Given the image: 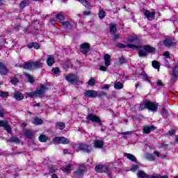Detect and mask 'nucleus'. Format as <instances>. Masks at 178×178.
<instances>
[{
	"mask_svg": "<svg viewBox=\"0 0 178 178\" xmlns=\"http://www.w3.org/2000/svg\"><path fill=\"white\" fill-rule=\"evenodd\" d=\"M144 109H149L154 112L158 109V104L151 102L149 101H144L139 106V111H144Z\"/></svg>",
	"mask_w": 178,
	"mask_h": 178,
	"instance_id": "f257e3e1",
	"label": "nucleus"
},
{
	"mask_svg": "<svg viewBox=\"0 0 178 178\" xmlns=\"http://www.w3.org/2000/svg\"><path fill=\"white\" fill-rule=\"evenodd\" d=\"M46 90L47 87H45L44 85H42L40 88H38L35 92H28L26 95L30 98H34V97H40V95H42V94H44Z\"/></svg>",
	"mask_w": 178,
	"mask_h": 178,
	"instance_id": "f03ea898",
	"label": "nucleus"
},
{
	"mask_svg": "<svg viewBox=\"0 0 178 178\" xmlns=\"http://www.w3.org/2000/svg\"><path fill=\"white\" fill-rule=\"evenodd\" d=\"M65 80L71 84L79 85V77L76 75L68 74L65 76Z\"/></svg>",
	"mask_w": 178,
	"mask_h": 178,
	"instance_id": "7ed1b4c3",
	"label": "nucleus"
},
{
	"mask_svg": "<svg viewBox=\"0 0 178 178\" xmlns=\"http://www.w3.org/2000/svg\"><path fill=\"white\" fill-rule=\"evenodd\" d=\"M86 165H79L77 171L74 172V178L81 177V176H83L84 175V172H86Z\"/></svg>",
	"mask_w": 178,
	"mask_h": 178,
	"instance_id": "20e7f679",
	"label": "nucleus"
},
{
	"mask_svg": "<svg viewBox=\"0 0 178 178\" xmlns=\"http://www.w3.org/2000/svg\"><path fill=\"white\" fill-rule=\"evenodd\" d=\"M83 96H85L86 98H96V97H98V92L92 90H85Z\"/></svg>",
	"mask_w": 178,
	"mask_h": 178,
	"instance_id": "39448f33",
	"label": "nucleus"
},
{
	"mask_svg": "<svg viewBox=\"0 0 178 178\" xmlns=\"http://www.w3.org/2000/svg\"><path fill=\"white\" fill-rule=\"evenodd\" d=\"M86 119L88 120H90V122L98 123L99 124L102 125V124L101 123V119L97 115H94V114H89L87 117Z\"/></svg>",
	"mask_w": 178,
	"mask_h": 178,
	"instance_id": "423d86ee",
	"label": "nucleus"
},
{
	"mask_svg": "<svg viewBox=\"0 0 178 178\" xmlns=\"http://www.w3.org/2000/svg\"><path fill=\"white\" fill-rule=\"evenodd\" d=\"M79 149L81 151H83V152H91L92 151V147L91 145H88L87 144H80L78 146Z\"/></svg>",
	"mask_w": 178,
	"mask_h": 178,
	"instance_id": "0eeeda50",
	"label": "nucleus"
},
{
	"mask_svg": "<svg viewBox=\"0 0 178 178\" xmlns=\"http://www.w3.org/2000/svg\"><path fill=\"white\" fill-rule=\"evenodd\" d=\"M54 143H57L58 144H69L70 141L69 139L62 136V137H56L53 140Z\"/></svg>",
	"mask_w": 178,
	"mask_h": 178,
	"instance_id": "6e6552de",
	"label": "nucleus"
},
{
	"mask_svg": "<svg viewBox=\"0 0 178 178\" xmlns=\"http://www.w3.org/2000/svg\"><path fill=\"white\" fill-rule=\"evenodd\" d=\"M0 127H3L8 133H12V129L10 128V126H9L8 121L0 120Z\"/></svg>",
	"mask_w": 178,
	"mask_h": 178,
	"instance_id": "1a4fd4ad",
	"label": "nucleus"
},
{
	"mask_svg": "<svg viewBox=\"0 0 178 178\" xmlns=\"http://www.w3.org/2000/svg\"><path fill=\"white\" fill-rule=\"evenodd\" d=\"M144 15L147 19V20H154V18L155 17V12L154 11H149V10H145Z\"/></svg>",
	"mask_w": 178,
	"mask_h": 178,
	"instance_id": "9d476101",
	"label": "nucleus"
},
{
	"mask_svg": "<svg viewBox=\"0 0 178 178\" xmlns=\"http://www.w3.org/2000/svg\"><path fill=\"white\" fill-rule=\"evenodd\" d=\"M143 130L144 134H149L151 131H154V130H156V127H155L154 125L145 126L143 127Z\"/></svg>",
	"mask_w": 178,
	"mask_h": 178,
	"instance_id": "9b49d317",
	"label": "nucleus"
},
{
	"mask_svg": "<svg viewBox=\"0 0 178 178\" xmlns=\"http://www.w3.org/2000/svg\"><path fill=\"white\" fill-rule=\"evenodd\" d=\"M117 47L118 48H129V49H137L138 48V46L136 45V44H128L127 46L124 44H122V43H118L117 44Z\"/></svg>",
	"mask_w": 178,
	"mask_h": 178,
	"instance_id": "f8f14e48",
	"label": "nucleus"
},
{
	"mask_svg": "<svg viewBox=\"0 0 178 178\" xmlns=\"http://www.w3.org/2000/svg\"><path fill=\"white\" fill-rule=\"evenodd\" d=\"M95 170L99 173H104V172H108V166L99 165L95 168Z\"/></svg>",
	"mask_w": 178,
	"mask_h": 178,
	"instance_id": "ddd939ff",
	"label": "nucleus"
},
{
	"mask_svg": "<svg viewBox=\"0 0 178 178\" xmlns=\"http://www.w3.org/2000/svg\"><path fill=\"white\" fill-rule=\"evenodd\" d=\"M63 166L61 168V170L64 173H70L72 171V163H67L65 165V163H63Z\"/></svg>",
	"mask_w": 178,
	"mask_h": 178,
	"instance_id": "4468645a",
	"label": "nucleus"
},
{
	"mask_svg": "<svg viewBox=\"0 0 178 178\" xmlns=\"http://www.w3.org/2000/svg\"><path fill=\"white\" fill-rule=\"evenodd\" d=\"M8 73H9V70L6 69V67H5L2 63H0V74L5 76V74H8Z\"/></svg>",
	"mask_w": 178,
	"mask_h": 178,
	"instance_id": "2eb2a0df",
	"label": "nucleus"
},
{
	"mask_svg": "<svg viewBox=\"0 0 178 178\" xmlns=\"http://www.w3.org/2000/svg\"><path fill=\"white\" fill-rule=\"evenodd\" d=\"M104 65L106 67L111 66V56L109 54H106L104 56Z\"/></svg>",
	"mask_w": 178,
	"mask_h": 178,
	"instance_id": "dca6fc26",
	"label": "nucleus"
},
{
	"mask_svg": "<svg viewBox=\"0 0 178 178\" xmlns=\"http://www.w3.org/2000/svg\"><path fill=\"white\" fill-rule=\"evenodd\" d=\"M127 42L129 44H137L138 42V38L136 36H131L128 38Z\"/></svg>",
	"mask_w": 178,
	"mask_h": 178,
	"instance_id": "f3484780",
	"label": "nucleus"
},
{
	"mask_svg": "<svg viewBox=\"0 0 178 178\" xmlns=\"http://www.w3.org/2000/svg\"><path fill=\"white\" fill-rule=\"evenodd\" d=\"M94 147H95V148H102L104 147V141L99 140H95Z\"/></svg>",
	"mask_w": 178,
	"mask_h": 178,
	"instance_id": "a211bd4d",
	"label": "nucleus"
},
{
	"mask_svg": "<svg viewBox=\"0 0 178 178\" xmlns=\"http://www.w3.org/2000/svg\"><path fill=\"white\" fill-rule=\"evenodd\" d=\"M14 98L17 99V101H22L24 98V96L23 95V93L20 92H15L14 94Z\"/></svg>",
	"mask_w": 178,
	"mask_h": 178,
	"instance_id": "6ab92c4d",
	"label": "nucleus"
},
{
	"mask_svg": "<svg viewBox=\"0 0 178 178\" xmlns=\"http://www.w3.org/2000/svg\"><path fill=\"white\" fill-rule=\"evenodd\" d=\"M55 63V58L52 56H48L47 60V64L48 66H52Z\"/></svg>",
	"mask_w": 178,
	"mask_h": 178,
	"instance_id": "aec40b11",
	"label": "nucleus"
},
{
	"mask_svg": "<svg viewBox=\"0 0 178 178\" xmlns=\"http://www.w3.org/2000/svg\"><path fill=\"white\" fill-rule=\"evenodd\" d=\"M125 156H127V159H129V161H131L132 162H137V158H136L135 155H133L130 153H126Z\"/></svg>",
	"mask_w": 178,
	"mask_h": 178,
	"instance_id": "412c9836",
	"label": "nucleus"
},
{
	"mask_svg": "<svg viewBox=\"0 0 178 178\" xmlns=\"http://www.w3.org/2000/svg\"><path fill=\"white\" fill-rule=\"evenodd\" d=\"M143 49H145L146 52H149V54H152V52H155V48L149 45L143 46Z\"/></svg>",
	"mask_w": 178,
	"mask_h": 178,
	"instance_id": "4be33fe9",
	"label": "nucleus"
},
{
	"mask_svg": "<svg viewBox=\"0 0 178 178\" xmlns=\"http://www.w3.org/2000/svg\"><path fill=\"white\" fill-rule=\"evenodd\" d=\"M25 136H26L27 138H33L34 137V132L31 130H26L24 133Z\"/></svg>",
	"mask_w": 178,
	"mask_h": 178,
	"instance_id": "5701e85b",
	"label": "nucleus"
},
{
	"mask_svg": "<svg viewBox=\"0 0 178 178\" xmlns=\"http://www.w3.org/2000/svg\"><path fill=\"white\" fill-rule=\"evenodd\" d=\"M140 76H142L143 81H147V83H151V80L149 79L148 74H145V72L140 74Z\"/></svg>",
	"mask_w": 178,
	"mask_h": 178,
	"instance_id": "b1692460",
	"label": "nucleus"
},
{
	"mask_svg": "<svg viewBox=\"0 0 178 178\" xmlns=\"http://www.w3.org/2000/svg\"><path fill=\"white\" fill-rule=\"evenodd\" d=\"M41 65H42V63H41V60L32 62V68L33 70L37 69V67H41Z\"/></svg>",
	"mask_w": 178,
	"mask_h": 178,
	"instance_id": "393cba45",
	"label": "nucleus"
},
{
	"mask_svg": "<svg viewBox=\"0 0 178 178\" xmlns=\"http://www.w3.org/2000/svg\"><path fill=\"white\" fill-rule=\"evenodd\" d=\"M23 67L24 69H28V70H33V63H25Z\"/></svg>",
	"mask_w": 178,
	"mask_h": 178,
	"instance_id": "a878e982",
	"label": "nucleus"
},
{
	"mask_svg": "<svg viewBox=\"0 0 178 178\" xmlns=\"http://www.w3.org/2000/svg\"><path fill=\"white\" fill-rule=\"evenodd\" d=\"M32 123L33 124H42V120H41V118H38V117H36L33 118V120H32Z\"/></svg>",
	"mask_w": 178,
	"mask_h": 178,
	"instance_id": "bb28decb",
	"label": "nucleus"
},
{
	"mask_svg": "<svg viewBox=\"0 0 178 178\" xmlns=\"http://www.w3.org/2000/svg\"><path fill=\"white\" fill-rule=\"evenodd\" d=\"M28 48H30V49L35 48V49H39L40 44H38V43H36V42H32L28 45Z\"/></svg>",
	"mask_w": 178,
	"mask_h": 178,
	"instance_id": "cd10ccee",
	"label": "nucleus"
},
{
	"mask_svg": "<svg viewBox=\"0 0 178 178\" xmlns=\"http://www.w3.org/2000/svg\"><path fill=\"white\" fill-rule=\"evenodd\" d=\"M65 123L64 122H56V128L58 129L59 130H63L65 129Z\"/></svg>",
	"mask_w": 178,
	"mask_h": 178,
	"instance_id": "c85d7f7f",
	"label": "nucleus"
},
{
	"mask_svg": "<svg viewBox=\"0 0 178 178\" xmlns=\"http://www.w3.org/2000/svg\"><path fill=\"white\" fill-rule=\"evenodd\" d=\"M61 24L64 29H70L72 27V24L67 21L61 22Z\"/></svg>",
	"mask_w": 178,
	"mask_h": 178,
	"instance_id": "c756f323",
	"label": "nucleus"
},
{
	"mask_svg": "<svg viewBox=\"0 0 178 178\" xmlns=\"http://www.w3.org/2000/svg\"><path fill=\"white\" fill-rule=\"evenodd\" d=\"M137 177L138 178H145L147 177V174L144 171H138L137 173Z\"/></svg>",
	"mask_w": 178,
	"mask_h": 178,
	"instance_id": "7c9ffc66",
	"label": "nucleus"
},
{
	"mask_svg": "<svg viewBox=\"0 0 178 178\" xmlns=\"http://www.w3.org/2000/svg\"><path fill=\"white\" fill-rule=\"evenodd\" d=\"M56 17L60 23H62L65 20V16L60 13L57 14Z\"/></svg>",
	"mask_w": 178,
	"mask_h": 178,
	"instance_id": "2f4dec72",
	"label": "nucleus"
},
{
	"mask_svg": "<svg viewBox=\"0 0 178 178\" xmlns=\"http://www.w3.org/2000/svg\"><path fill=\"white\" fill-rule=\"evenodd\" d=\"M163 44L165 47H172L173 45V42L169 39H166L163 41Z\"/></svg>",
	"mask_w": 178,
	"mask_h": 178,
	"instance_id": "473e14b6",
	"label": "nucleus"
},
{
	"mask_svg": "<svg viewBox=\"0 0 178 178\" xmlns=\"http://www.w3.org/2000/svg\"><path fill=\"white\" fill-rule=\"evenodd\" d=\"M114 88H115V90H122V88H123V83L120 82H116L114 84Z\"/></svg>",
	"mask_w": 178,
	"mask_h": 178,
	"instance_id": "72a5a7b5",
	"label": "nucleus"
},
{
	"mask_svg": "<svg viewBox=\"0 0 178 178\" xmlns=\"http://www.w3.org/2000/svg\"><path fill=\"white\" fill-rule=\"evenodd\" d=\"M110 31L111 34H115V33H116V24H110Z\"/></svg>",
	"mask_w": 178,
	"mask_h": 178,
	"instance_id": "f704fd0d",
	"label": "nucleus"
},
{
	"mask_svg": "<svg viewBox=\"0 0 178 178\" xmlns=\"http://www.w3.org/2000/svg\"><path fill=\"white\" fill-rule=\"evenodd\" d=\"M146 159H147V161H149L150 162H152L154 161H155V157H154V156L151 154H146Z\"/></svg>",
	"mask_w": 178,
	"mask_h": 178,
	"instance_id": "c9c22d12",
	"label": "nucleus"
},
{
	"mask_svg": "<svg viewBox=\"0 0 178 178\" xmlns=\"http://www.w3.org/2000/svg\"><path fill=\"white\" fill-rule=\"evenodd\" d=\"M47 140H48V137L45 135H40L39 136V140L40 143H46Z\"/></svg>",
	"mask_w": 178,
	"mask_h": 178,
	"instance_id": "e433bc0d",
	"label": "nucleus"
},
{
	"mask_svg": "<svg viewBox=\"0 0 178 178\" xmlns=\"http://www.w3.org/2000/svg\"><path fill=\"white\" fill-rule=\"evenodd\" d=\"M106 13H105V11L102 9H100L99 11V19H104V17H105Z\"/></svg>",
	"mask_w": 178,
	"mask_h": 178,
	"instance_id": "4c0bfd02",
	"label": "nucleus"
},
{
	"mask_svg": "<svg viewBox=\"0 0 178 178\" xmlns=\"http://www.w3.org/2000/svg\"><path fill=\"white\" fill-rule=\"evenodd\" d=\"M152 65L154 69H157L159 71L160 65H159V63H158V61H156V60L152 61Z\"/></svg>",
	"mask_w": 178,
	"mask_h": 178,
	"instance_id": "58836bf2",
	"label": "nucleus"
},
{
	"mask_svg": "<svg viewBox=\"0 0 178 178\" xmlns=\"http://www.w3.org/2000/svg\"><path fill=\"white\" fill-rule=\"evenodd\" d=\"M80 49H90V44L87 42L83 43L81 44Z\"/></svg>",
	"mask_w": 178,
	"mask_h": 178,
	"instance_id": "ea45409f",
	"label": "nucleus"
},
{
	"mask_svg": "<svg viewBox=\"0 0 178 178\" xmlns=\"http://www.w3.org/2000/svg\"><path fill=\"white\" fill-rule=\"evenodd\" d=\"M52 73H54V76H59L60 70L58 67H55L52 69Z\"/></svg>",
	"mask_w": 178,
	"mask_h": 178,
	"instance_id": "a19ab883",
	"label": "nucleus"
},
{
	"mask_svg": "<svg viewBox=\"0 0 178 178\" xmlns=\"http://www.w3.org/2000/svg\"><path fill=\"white\" fill-rule=\"evenodd\" d=\"M172 74L175 77H178V65L173 68Z\"/></svg>",
	"mask_w": 178,
	"mask_h": 178,
	"instance_id": "79ce46f5",
	"label": "nucleus"
},
{
	"mask_svg": "<svg viewBox=\"0 0 178 178\" xmlns=\"http://www.w3.org/2000/svg\"><path fill=\"white\" fill-rule=\"evenodd\" d=\"M88 86H90L91 87H92V86L95 85V78H91L89 79L88 82Z\"/></svg>",
	"mask_w": 178,
	"mask_h": 178,
	"instance_id": "37998d69",
	"label": "nucleus"
},
{
	"mask_svg": "<svg viewBox=\"0 0 178 178\" xmlns=\"http://www.w3.org/2000/svg\"><path fill=\"white\" fill-rule=\"evenodd\" d=\"M26 77L28 79V81L29 83H34V78L31 76V75L26 74Z\"/></svg>",
	"mask_w": 178,
	"mask_h": 178,
	"instance_id": "c03bdc74",
	"label": "nucleus"
},
{
	"mask_svg": "<svg viewBox=\"0 0 178 178\" xmlns=\"http://www.w3.org/2000/svg\"><path fill=\"white\" fill-rule=\"evenodd\" d=\"M139 56L141 58H144V56H147V51L144 50H139Z\"/></svg>",
	"mask_w": 178,
	"mask_h": 178,
	"instance_id": "a18cd8bd",
	"label": "nucleus"
},
{
	"mask_svg": "<svg viewBox=\"0 0 178 178\" xmlns=\"http://www.w3.org/2000/svg\"><path fill=\"white\" fill-rule=\"evenodd\" d=\"M10 141H11V143H19V138L13 136L10 138Z\"/></svg>",
	"mask_w": 178,
	"mask_h": 178,
	"instance_id": "49530a36",
	"label": "nucleus"
},
{
	"mask_svg": "<svg viewBox=\"0 0 178 178\" xmlns=\"http://www.w3.org/2000/svg\"><path fill=\"white\" fill-rule=\"evenodd\" d=\"M11 83L12 84H13L14 86L17 84V83H19V79H17V78L16 77H13L11 80Z\"/></svg>",
	"mask_w": 178,
	"mask_h": 178,
	"instance_id": "de8ad7c7",
	"label": "nucleus"
},
{
	"mask_svg": "<svg viewBox=\"0 0 178 178\" xmlns=\"http://www.w3.org/2000/svg\"><path fill=\"white\" fill-rule=\"evenodd\" d=\"M26 6H27V3L24 2V1H22L20 3H19V8L21 9H24V8H26Z\"/></svg>",
	"mask_w": 178,
	"mask_h": 178,
	"instance_id": "09e8293b",
	"label": "nucleus"
},
{
	"mask_svg": "<svg viewBox=\"0 0 178 178\" xmlns=\"http://www.w3.org/2000/svg\"><path fill=\"white\" fill-rule=\"evenodd\" d=\"M81 49V54H83V55H87V54H88V51H90V49Z\"/></svg>",
	"mask_w": 178,
	"mask_h": 178,
	"instance_id": "8fccbe9b",
	"label": "nucleus"
},
{
	"mask_svg": "<svg viewBox=\"0 0 178 178\" xmlns=\"http://www.w3.org/2000/svg\"><path fill=\"white\" fill-rule=\"evenodd\" d=\"M131 172H136V170H138V165L137 164L134 165L131 168Z\"/></svg>",
	"mask_w": 178,
	"mask_h": 178,
	"instance_id": "3c124183",
	"label": "nucleus"
},
{
	"mask_svg": "<svg viewBox=\"0 0 178 178\" xmlns=\"http://www.w3.org/2000/svg\"><path fill=\"white\" fill-rule=\"evenodd\" d=\"M156 85L159 86V87H163V83L159 79L156 81Z\"/></svg>",
	"mask_w": 178,
	"mask_h": 178,
	"instance_id": "603ef678",
	"label": "nucleus"
},
{
	"mask_svg": "<svg viewBox=\"0 0 178 178\" xmlns=\"http://www.w3.org/2000/svg\"><path fill=\"white\" fill-rule=\"evenodd\" d=\"M163 56H165V58H166L167 59H169V58H170V54H169V51L164 52Z\"/></svg>",
	"mask_w": 178,
	"mask_h": 178,
	"instance_id": "864d4df0",
	"label": "nucleus"
},
{
	"mask_svg": "<svg viewBox=\"0 0 178 178\" xmlns=\"http://www.w3.org/2000/svg\"><path fill=\"white\" fill-rule=\"evenodd\" d=\"M99 70H102V72H106V70H108V67L101 65Z\"/></svg>",
	"mask_w": 178,
	"mask_h": 178,
	"instance_id": "5fc2aeb1",
	"label": "nucleus"
},
{
	"mask_svg": "<svg viewBox=\"0 0 178 178\" xmlns=\"http://www.w3.org/2000/svg\"><path fill=\"white\" fill-rule=\"evenodd\" d=\"M50 170L51 172H56V170H58V168H56L55 165H52L50 168Z\"/></svg>",
	"mask_w": 178,
	"mask_h": 178,
	"instance_id": "6e6d98bb",
	"label": "nucleus"
},
{
	"mask_svg": "<svg viewBox=\"0 0 178 178\" xmlns=\"http://www.w3.org/2000/svg\"><path fill=\"white\" fill-rule=\"evenodd\" d=\"M0 97H2L3 98H6L8 97V93L0 92Z\"/></svg>",
	"mask_w": 178,
	"mask_h": 178,
	"instance_id": "4d7b16f0",
	"label": "nucleus"
},
{
	"mask_svg": "<svg viewBox=\"0 0 178 178\" xmlns=\"http://www.w3.org/2000/svg\"><path fill=\"white\" fill-rule=\"evenodd\" d=\"M123 136H129L133 134V131H126L121 133Z\"/></svg>",
	"mask_w": 178,
	"mask_h": 178,
	"instance_id": "13d9d810",
	"label": "nucleus"
},
{
	"mask_svg": "<svg viewBox=\"0 0 178 178\" xmlns=\"http://www.w3.org/2000/svg\"><path fill=\"white\" fill-rule=\"evenodd\" d=\"M5 112H6L5 110L0 108V118H3Z\"/></svg>",
	"mask_w": 178,
	"mask_h": 178,
	"instance_id": "bf43d9fd",
	"label": "nucleus"
},
{
	"mask_svg": "<svg viewBox=\"0 0 178 178\" xmlns=\"http://www.w3.org/2000/svg\"><path fill=\"white\" fill-rule=\"evenodd\" d=\"M161 115H162V116H166V109L163 108L161 110Z\"/></svg>",
	"mask_w": 178,
	"mask_h": 178,
	"instance_id": "052dcab7",
	"label": "nucleus"
},
{
	"mask_svg": "<svg viewBox=\"0 0 178 178\" xmlns=\"http://www.w3.org/2000/svg\"><path fill=\"white\" fill-rule=\"evenodd\" d=\"M126 62V60L124 59V58H120V63H121V65H122V63H124Z\"/></svg>",
	"mask_w": 178,
	"mask_h": 178,
	"instance_id": "680f3d73",
	"label": "nucleus"
},
{
	"mask_svg": "<svg viewBox=\"0 0 178 178\" xmlns=\"http://www.w3.org/2000/svg\"><path fill=\"white\" fill-rule=\"evenodd\" d=\"M63 154H70V151L67 149L63 150Z\"/></svg>",
	"mask_w": 178,
	"mask_h": 178,
	"instance_id": "e2e57ef3",
	"label": "nucleus"
},
{
	"mask_svg": "<svg viewBox=\"0 0 178 178\" xmlns=\"http://www.w3.org/2000/svg\"><path fill=\"white\" fill-rule=\"evenodd\" d=\"M102 90H109V85H105L103 88Z\"/></svg>",
	"mask_w": 178,
	"mask_h": 178,
	"instance_id": "0e129e2a",
	"label": "nucleus"
},
{
	"mask_svg": "<svg viewBox=\"0 0 178 178\" xmlns=\"http://www.w3.org/2000/svg\"><path fill=\"white\" fill-rule=\"evenodd\" d=\"M88 15H90V11H85V12H83V15L84 16H88Z\"/></svg>",
	"mask_w": 178,
	"mask_h": 178,
	"instance_id": "69168bd1",
	"label": "nucleus"
},
{
	"mask_svg": "<svg viewBox=\"0 0 178 178\" xmlns=\"http://www.w3.org/2000/svg\"><path fill=\"white\" fill-rule=\"evenodd\" d=\"M159 178H169V176L168 175H163V176H159Z\"/></svg>",
	"mask_w": 178,
	"mask_h": 178,
	"instance_id": "338daca9",
	"label": "nucleus"
},
{
	"mask_svg": "<svg viewBox=\"0 0 178 178\" xmlns=\"http://www.w3.org/2000/svg\"><path fill=\"white\" fill-rule=\"evenodd\" d=\"M149 178H159V176L152 175Z\"/></svg>",
	"mask_w": 178,
	"mask_h": 178,
	"instance_id": "774afa93",
	"label": "nucleus"
}]
</instances>
